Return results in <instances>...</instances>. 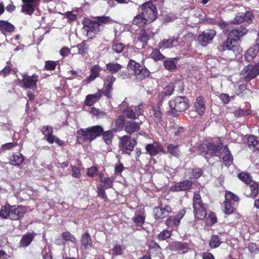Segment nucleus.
I'll use <instances>...</instances> for the list:
<instances>
[{"instance_id":"obj_49","label":"nucleus","mask_w":259,"mask_h":259,"mask_svg":"<svg viewBox=\"0 0 259 259\" xmlns=\"http://www.w3.org/2000/svg\"><path fill=\"white\" fill-rule=\"evenodd\" d=\"M167 152L170 153L172 155L179 157L180 156V150L179 149V145H175L174 144H169L167 148Z\"/></svg>"},{"instance_id":"obj_64","label":"nucleus","mask_w":259,"mask_h":259,"mask_svg":"<svg viewBox=\"0 0 259 259\" xmlns=\"http://www.w3.org/2000/svg\"><path fill=\"white\" fill-rule=\"evenodd\" d=\"M17 146V144L14 143L13 142L7 143L5 144L2 145V150L3 151H6L7 150H11Z\"/></svg>"},{"instance_id":"obj_7","label":"nucleus","mask_w":259,"mask_h":259,"mask_svg":"<svg viewBox=\"0 0 259 259\" xmlns=\"http://www.w3.org/2000/svg\"><path fill=\"white\" fill-rule=\"evenodd\" d=\"M98 176L100 182L103 185H99L97 186V195L99 197L106 201V200L108 199V197L105 190L113 188L114 178L112 177H105L103 173H99Z\"/></svg>"},{"instance_id":"obj_44","label":"nucleus","mask_w":259,"mask_h":259,"mask_svg":"<svg viewBox=\"0 0 259 259\" xmlns=\"http://www.w3.org/2000/svg\"><path fill=\"white\" fill-rule=\"evenodd\" d=\"M145 216L144 214H135L132 218V221L137 227H142L145 221Z\"/></svg>"},{"instance_id":"obj_45","label":"nucleus","mask_w":259,"mask_h":259,"mask_svg":"<svg viewBox=\"0 0 259 259\" xmlns=\"http://www.w3.org/2000/svg\"><path fill=\"white\" fill-rule=\"evenodd\" d=\"M172 231L171 230L164 229L156 236V238L159 241L165 240L171 237Z\"/></svg>"},{"instance_id":"obj_13","label":"nucleus","mask_w":259,"mask_h":259,"mask_svg":"<svg viewBox=\"0 0 259 259\" xmlns=\"http://www.w3.org/2000/svg\"><path fill=\"white\" fill-rule=\"evenodd\" d=\"M186 212L185 208L179 210L176 215L168 216L165 220V224L171 229V230H177L180 226L181 219Z\"/></svg>"},{"instance_id":"obj_43","label":"nucleus","mask_w":259,"mask_h":259,"mask_svg":"<svg viewBox=\"0 0 259 259\" xmlns=\"http://www.w3.org/2000/svg\"><path fill=\"white\" fill-rule=\"evenodd\" d=\"M150 56L151 58L155 61H163L165 59L164 55H163L159 50L157 48L152 49V52Z\"/></svg>"},{"instance_id":"obj_4","label":"nucleus","mask_w":259,"mask_h":259,"mask_svg":"<svg viewBox=\"0 0 259 259\" xmlns=\"http://www.w3.org/2000/svg\"><path fill=\"white\" fill-rule=\"evenodd\" d=\"M26 213L24 206L10 205L9 204L1 207L0 217L3 219H10L12 220H18L22 218Z\"/></svg>"},{"instance_id":"obj_28","label":"nucleus","mask_w":259,"mask_h":259,"mask_svg":"<svg viewBox=\"0 0 259 259\" xmlns=\"http://www.w3.org/2000/svg\"><path fill=\"white\" fill-rule=\"evenodd\" d=\"M80 243L81 247L83 249H87L93 247V241L89 232L83 233L80 237Z\"/></svg>"},{"instance_id":"obj_29","label":"nucleus","mask_w":259,"mask_h":259,"mask_svg":"<svg viewBox=\"0 0 259 259\" xmlns=\"http://www.w3.org/2000/svg\"><path fill=\"white\" fill-rule=\"evenodd\" d=\"M178 39L174 36L170 37L168 39H164L159 42L158 47L159 49L171 48L176 46L178 44Z\"/></svg>"},{"instance_id":"obj_21","label":"nucleus","mask_w":259,"mask_h":259,"mask_svg":"<svg viewBox=\"0 0 259 259\" xmlns=\"http://www.w3.org/2000/svg\"><path fill=\"white\" fill-rule=\"evenodd\" d=\"M244 194L248 198H255L259 194V184L252 181L244 187Z\"/></svg>"},{"instance_id":"obj_20","label":"nucleus","mask_w":259,"mask_h":259,"mask_svg":"<svg viewBox=\"0 0 259 259\" xmlns=\"http://www.w3.org/2000/svg\"><path fill=\"white\" fill-rule=\"evenodd\" d=\"M22 2L23 3L22 6V12L30 16L34 13L40 0H22Z\"/></svg>"},{"instance_id":"obj_39","label":"nucleus","mask_w":259,"mask_h":259,"mask_svg":"<svg viewBox=\"0 0 259 259\" xmlns=\"http://www.w3.org/2000/svg\"><path fill=\"white\" fill-rule=\"evenodd\" d=\"M223 242L222 238L218 235H212L209 241V246L211 249L218 247Z\"/></svg>"},{"instance_id":"obj_58","label":"nucleus","mask_w":259,"mask_h":259,"mask_svg":"<svg viewBox=\"0 0 259 259\" xmlns=\"http://www.w3.org/2000/svg\"><path fill=\"white\" fill-rule=\"evenodd\" d=\"M234 116L236 117L241 116H244L250 114V111L249 110H244L242 109H238L235 110L233 112Z\"/></svg>"},{"instance_id":"obj_50","label":"nucleus","mask_w":259,"mask_h":259,"mask_svg":"<svg viewBox=\"0 0 259 259\" xmlns=\"http://www.w3.org/2000/svg\"><path fill=\"white\" fill-rule=\"evenodd\" d=\"M113 90V87L108 85H105L103 84V88L102 90H99L98 92L102 95L107 97L108 99H110L112 97V91Z\"/></svg>"},{"instance_id":"obj_12","label":"nucleus","mask_w":259,"mask_h":259,"mask_svg":"<svg viewBox=\"0 0 259 259\" xmlns=\"http://www.w3.org/2000/svg\"><path fill=\"white\" fill-rule=\"evenodd\" d=\"M40 130L46 138V141L52 144L55 142L59 146H62L65 144V142L61 140L57 137L53 135V128L50 125H44L41 127Z\"/></svg>"},{"instance_id":"obj_15","label":"nucleus","mask_w":259,"mask_h":259,"mask_svg":"<svg viewBox=\"0 0 259 259\" xmlns=\"http://www.w3.org/2000/svg\"><path fill=\"white\" fill-rule=\"evenodd\" d=\"M153 212L155 220H162L169 216L172 212V208L170 205L161 203L154 207Z\"/></svg>"},{"instance_id":"obj_10","label":"nucleus","mask_w":259,"mask_h":259,"mask_svg":"<svg viewBox=\"0 0 259 259\" xmlns=\"http://www.w3.org/2000/svg\"><path fill=\"white\" fill-rule=\"evenodd\" d=\"M142 14L145 18L151 23L158 18V11L156 6L151 2H146L140 6Z\"/></svg>"},{"instance_id":"obj_47","label":"nucleus","mask_w":259,"mask_h":259,"mask_svg":"<svg viewBox=\"0 0 259 259\" xmlns=\"http://www.w3.org/2000/svg\"><path fill=\"white\" fill-rule=\"evenodd\" d=\"M237 177L239 180L247 185H249V184L251 183L252 181H253L252 177L247 172H241L238 174Z\"/></svg>"},{"instance_id":"obj_24","label":"nucleus","mask_w":259,"mask_h":259,"mask_svg":"<svg viewBox=\"0 0 259 259\" xmlns=\"http://www.w3.org/2000/svg\"><path fill=\"white\" fill-rule=\"evenodd\" d=\"M161 253L162 249L160 245L154 240L150 241L148 245V255L154 257L159 256Z\"/></svg>"},{"instance_id":"obj_19","label":"nucleus","mask_w":259,"mask_h":259,"mask_svg":"<svg viewBox=\"0 0 259 259\" xmlns=\"http://www.w3.org/2000/svg\"><path fill=\"white\" fill-rule=\"evenodd\" d=\"M143 107L142 103L134 107V109L127 107L122 111V113L128 119H136L142 114V109Z\"/></svg>"},{"instance_id":"obj_41","label":"nucleus","mask_w":259,"mask_h":259,"mask_svg":"<svg viewBox=\"0 0 259 259\" xmlns=\"http://www.w3.org/2000/svg\"><path fill=\"white\" fill-rule=\"evenodd\" d=\"M122 66L117 62H110L106 64L107 71L112 74H116L120 71Z\"/></svg>"},{"instance_id":"obj_27","label":"nucleus","mask_w":259,"mask_h":259,"mask_svg":"<svg viewBox=\"0 0 259 259\" xmlns=\"http://www.w3.org/2000/svg\"><path fill=\"white\" fill-rule=\"evenodd\" d=\"M194 107L196 112L200 115L202 116L205 110V106L204 101V97L199 96L196 99L194 104Z\"/></svg>"},{"instance_id":"obj_59","label":"nucleus","mask_w":259,"mask_h":259,"mask_svg":"<svg viewBox=\"0 0 259 259\" xmlns=\"http://www.w3.org/2000/svg\"><path fill=\"white\" fill-rule=\"evenodd\" d=\"M116 78L113 75H109L106 76L104 81V85L112 87Z\"/></svg>"},{"instance_id":"obj_9","label":"nucleus","mask_w":259,"mask_h":259,"mask_svg":"<svg viewBox=\"0 0 259 259\" xmlns=\"http://www.w3.org/2000/svg\"><path fill=\"white\" fill-rule=\"evenodd\" d=\"M259 75V59L254 64L250 63L242 69L240 72L242 79L245 82H249Z\"/></svg>"},{"instance_id":"obj_62","label":"nucleus","mask_w":259,"mask_h":259,"mask_svg":"<svg viewBox=\"0 0 259 259\" xmlns=\"http://www.w3.org/2000/svg\"><path fill=\"white\" fill-rule=\"evenodd\" d=\"M71 167L72 172V177L76 178H79L81 176V173L79 168L74 165H71Z\"/></svg>"},{"instance_id":"obj_25","label":"nucleus","mask_w":259,"mask_h":259,"mask_svg":"<svg viewBox=\"0 0 259 259\" xmlns=\"http://www.w3.org/2000/svg\"><path fill=\"white\" fill-rule=\"evenodd\" d=\"M141 123L134 120L127 121L124 130L128 134L131 135L140 129Z\"/></svg>"},{"instance_id":"obj_23","label":"nucleus","mask_w":259,"mask_h":259,"mask_svg":"<svg viewBox=\"0 0 259 259\" xmlns=\"http://www.w3.org/2000/svg\"><path fill=\"white\" fill-rule=\"evenodd\" d=\"M137 41L142 44V47L145 48L151 38V31L142 28L137 32Z\"/></svg>"},{"instance_id":"obj_26","label":"nucleus","mask_w":259,"mask_h":259,"mask_svg":"<svg viewBox=\"0 0 259 259\" xmlns=\"http://www.w3.org/2000/svg\"><path fill=\"white\" fill-rule=\"evenodd\" d=\"M36 233L34 232L27 233L23 235L19 243V247L26 248L34 240Z\"/></svg>"},{"instance_id":"obj_35","label":"nucleus","mask_w":259,"mask_h":259,"mask_svg":"<svg viewBox=\"0 0 259 259\" xmlns=\"http://www.w3.org/2000/svg\"><path fill=\"white\" fill-rule=\"evenodd\" d=\"M148 21L145 18L142 13L135 16L133 19V25H137L139 27H144Z\"/></svg>"},{"instance_id":"obj_38","label":"nucleus","mask_w":259,"mask_h":259,"mask_svg":"<svg viewBox=\"0 0 259 259\" xmlns=\"http://www.w3.org/2000/svg\"><path fill=\"white\" fill-rule=\"evenodd\" d=\"M247 144L250 149H255L259 151V140L253 135H249L247 137Z\"/></svg>"},{"instance_id":"obj_56","label":"nucleus","mask_w":259,"mask_h":259,"mask_svg":"<svg viewBox=\"0 0 259 259\" xmlns=\"http://www.w3.org/2000/svg\"><path fill=\"white\" fill-rule=\"evenodd\" d=\"M203 171L201 168H193L191 172V179H198L203 175Z\"/></svg>"},{"instance_id":"obj_1","label":"nucleus","mask_w":259,"mask_h":259,"mask_svg":"<svg viewBox=\"0 0 259 259\" xmlns=\"http://www.w3.org/2000/svg\"><path fill=\"white\" fill-rule=\"evenodd\" d=\"M77 139H81L84 142H92L97 137L103 136L105 143L111 145L113 138V130L104 132L103 127L100 125H94L86 128H80L77 131Z\"/></svg>"},{"instance_id":"obj_8","label":"nucleus","mask_w":259,"mask_h":259,"mask_svg":"<svg viewBox=\"0 0 259 259\" xmlns=\"http://www.w3.org/2000/svg\"><path fill=\"white\" fill-rule=\"evenodd\" d=\"M128 66L133 71L134 75L138 81H142L150 75L151 72L146 67L142 66L134 60H129Z\"/></svg>"},{"instance_id":"obj_34","label":"nucleus","mask_w":259,"mask_h":259,"mask_svg":"<svg viewBox=\"0 0 259 259\" xmlns=\"http://www.w3.org/2000/svg\"><path fill=\"white\" fill-rule=\"evenodd\" d=\"M24 161V156L20 153L13 154L10 157V163L12 165L19 166Z\"/></svg>"},{"instance_id":"obj_63","label":"nucleus","mask_w":259,"mask_h":259,"mask_svg":"<svg viewBox=\"0 0 259 259\" xmlns=\"http://www.w3.org/2000/svg\"><path fill=\"white\" fill-rule=\"evenodd\" d=\"M244 21L242 13H238L232 21L233 23L237 24L242 23Z\"/></svg>"},{"instance_id":"obj_3","label":"nucleus","mask_w":259,"mask_h":259,"mask_svg":"<svg viewBox=\"0 0 259 259\" xmlns=\"http://www.w3.org/2000/svg\"><path fill=\"white\" fill-rule=\"evenodd\" d=\"M112 20L109 16H102L95 17L92 20L85 18L83 21V29L87 31L86 35L90 39L95 37L97 34L104 30L106 24H110Z\"/></svg>"},{"instance_id":"obj_51","label":"nucleus","mask_w":259,"mask_h":259,"mask_svg":"<svg viewBox=\"0 0 259 259\" xmlns=\"http://www.w3.org/2000/svg\"><path fill=\"white\" fill-rule=\"evenodd\" d=\"M171 247L175 251H180L187 249L188 244L186 243L177 241L172 243Z\"/></svg>"},{"instance_id":"obj_17","label":"nucleus","mask_w":259,"mask_h":259,"mask_svg":"<svg viewBox=\"0 0 259 259\" xmlns=\"http://www.w3.org/2000/svg\"><path fill=\"white\" fill-rule=\"evenodd\" d=\"M216 31L214 29L206 30L203 31L197 37L198 41L202 46H205L213 40L216 35Z\"/></svg>"},{"instance_id":"obj_22","label":"nucleus","mask_w":259,"mask_h":259,"mask_svg":"<svg viewBox=\"0 0 259 259\" xmlns=\"http://www.w3.org/2000/svg\"><path fill=\"white\" fill-rule=\"evenodd\" d=\"M146 150L151 156H154L159 153H165L162 145L159 142H154L146 146Z\"/></svg>"},{"instance_id":"obj_46","label":"nucleus","mask_w":259,"mask_h":259,"mask_svg":"<svg viewBox=\"0 0 259 259\" xmlns=\"http://www.w3.org/2000/svg\"><path fill=\"white\" fill-rule=\"evenodd\" d=\"M126 122V121L124 116H119L115 121L116 129L120 131L123 128H124Z\"/></svg>"},{"instance_id":"obj_14","label":"nucleus","mask_w":259,"mask_h":259,"mask_svg":"<svg viewBox=\"0 0 259 259\" xmlns=\"http://www.w3.org/2000/svg\"><path fill=\"white\" fill-rule=\"evenodd\" d=\"M150 108L152 112L150 115V118L152 121L157 125H161L163 118L162 103L159 102L155 105H152Z\"/></svg>"},{"instance_id":"obj_53","label":"nucleus","mask_w":259,"mask_h":259,"mask_svg":"<svg viewBox=\"0 0 259 259\" xmlns=\"http://www.w3.org/2000/svg\"><path fill=\"white\" fill-rule=\"evenodd\" d=\"M225 197V200L229 202L233 201L234 202H239L240 201L239 197L230 191H227Z\"/></svg>"},{"instance_id":"obj_11","label":"nucleus","mask_w":259,"mask_h":259,"mask_svg":"<svg viewBox=\"0 0 259 259\" xmlns=\"http://www.w3.org/2000/svg\"><path fill=\"white\" fill-rule=\"evenodd\" d=\"M137 144V141L128 135H124L119 138L118 145L122 153L130 155Z\"/></svg>"},{"instance_id":"obj_52","label":"nucleus","mask_w":259,"mask_h":259,"mask_svg":"<svg viewBox=\"0 0 259 259\" xmlns=\"http://www.w3.org/2000/svg\"><path fill=\"white\" fill-rule=\"evenodd\" d=\"M62 237L66 241H70L73 243H76L77 242L76 238L68 231L63 232L62 234Z\"/></svg>"},{"instance_id":"obj_2","label":"nucleus","mask_w":259,"mask_h":259,"mask_svg":"<svg viewBox=\"0 0 259 259\" xmlns=\"http://www.w3.org/2000/svg\"><path fill=\"white\" fill-rule=\"evenodd\" d=\"M247 29L242 26H236L229 31L227 39L218 46V49L220 52L226 51L232 52L233 56L239 53L240 46L238 41L240 37L247 33Z\"/></svg>"},{"instance_id":"obj_61","label":"nucleus","mask_w":259,"mask_h":259,"mask_svg":"<svg viewBox=\"0 0 259 259\" xmlns=\"http://www.w3.org/2000/svg\"><path fill=\"white\" fill-rule=\"evenodd\" d=\"M123 248L121 245L116 244L112 249V254L115 255H120L122 253Z\"/></svg>"},{"instance_id":"obj_5","label":"nucleus","mask_w":259,"mask_h":259,"mask_svg":"<svg viewBox=\"0 0 259 259\" xmlns=\"http://www.w3.org/2000/svg\"><path fill=\"white\" fill-rule=\"evenodd\" d=\"M189 100L186 97H177L174 99L169 101V105L171 108L168 113L174 117L177 116V113L185 111L189 107Z\"/></svg>"},{"instance_id":"obj_31","label":"nucleus","mask_w":259,"mask_h":259,"mask_svg":"<svg viewBox=\"0 0 259 259\" xmlns=\"http://www.w3.org/2000/svg\"><path fill=\"white\" fill-rule=\"evenodd\" d=\"M15 30V26L6 20H0V31L1 32L6 34V33H11Z\"/></svg>"},{"instance_id":"obj_54","label":"nucleus","mask_w":259,"mask_h":259,"mask_svg":"<svg viewBox=\"0 0 259 259\" xmlns=\"http://www.w3.org/2000/svg\"><path fill=\"white\" fill-rule=\"evenodd\" d=\"M124 47L125 45L122 43L114 42L111 46V49L114 53L120 54L123 51Z\"/></svg>"},{"instance_id":"obj_57","label":"nucleus","mask_w":259,"mask_h":259,"mask_svg":"<svg viewBox=\"0 0 259 259\" xmlns=\"http://www.w3.org/2000/svg\"><path fill=\"white\" fill-rule=\"evenodd\" d=\"M124 168L125 167H124L123 164L121 162L120 160H119L118 163L115 164L114 174L117 176H121V173L123 171Z\"/></svg>"},{"instance_id":"obj_32","label":"nucleus","mask_w":259,"mask_h":259,"mask_svg":"<svg viewBox=\"0 0 259 259\" xmlns=\"http://www.w3.org/2000/svg\"><path fill=\"white\" fill-rule=\"evenodd\" d=\"M101 70V67L99 65H95L93 66L90 69V75L85 79V82L89 83L94 80L99 76Z\"/></svg>"},{"instance_id":"obj_55","label":"nucleus","mask_w":259,"mask_h":259,"mask_svg":"<svg viewBox=\"0 0 259 259\" xmlns=\"http://www.w3.org/2000/svg\"><path fill=\"white\" fill-rule=\"evenodd\" d=\"M174 60H177V58H174L164 61L163 65L164 67L169 70L175 69L177 66L174 61Z\"/></svg>"},{"instance_id":"obj_6","label":"nucleus","mask_w":259,"mask_h":259,"mask_svg":"<svg viewBox=\"0 0 259 259\" xmlns=\"http://www.w3.org/2000/svg\"><path fill=\"white\" fill-rule=\"evenodd\" d=\"M194 217L196 219L203 220L206 215V209L199 192H194L192 198Z\"/></svg>"},{"instance_id":"obj_16","label":"nucleus","mask_w":259,"mask_h":259,"mask_svg":"<svg viewBox=\"0 0 259 259\" xmlns=\"http://www.w3.org/2000/svg\"><path fill=\"white\" fill-rule=\"evenodd\" d=\"M193 182L188 180H185L176 183L174 185L169 187V191L172 192L180 191H188L193 188Z\"/></svg>"},{"instance_id":"obj_36","label":"nucleus","mask_w":259,"mask_h":259,"mask_svg":"<svg viewBox=\"0 0 259 259\" xmlns=\"http://www.w3.org/2000/svg\"><path fill=\"white\" fill-rule=\"evenodd\" d=\"M259 51L254 47H251L247 49L244 54L245 60L248 62H252Z\"/></svg>"},{"instance_id":"obj_30","label":"nucleus","mask_w":259,"mask_h":259,"mask_svg":"<svg viewBox=\"0 0 259 259\" xmlns=\"http://www.w3.org/2000/svg\"><path fill=\"white\" fill-rule=\"evenodd\" d=\"M223 153L224 154V155L223 157V163L226 166L229 167L233 163V157L228 147V145L224 146Z\"/></svg>"},{"instance_id":"obj_18","label":"nucleus","mask_w":259,"mask_h":259,"mask_svg":"<svg viewBox=\"0 0 259 259\" xmlns=\"http://www.w3.org/2000/svg\"><path fill=\"white\" fill-rule=\"evenodd\" d=\"M38 75L33 74L31 76L24 75L22 80V87L25 89H30L33 91L37 89Z\"/></svg>"},{"instance_id":"obj_40","label":"nucleus","mask_w":259,"mask_h":259,"mask_svg":"<svg viewBox=\"0 0 259 259\" xmlns=\"http://www.w3.org/2000/svg\"><path fill=\"white\" fill-rule=\"evenodd\" d=\"M223 212L225 214L230 215L233 214L236 210V208L234 207L230 202L226 200L222 203Z\"/></svg>"},{"instance_id":"obj_33","label":"nucleus","mask_w":259,"mask_h":259,"mask_svg":"<svg viewBox=\"0 0 259 259\" xmlns=\"http://www.w3.org/2000/svg\"><path fill=\"white\" fill-rule=\"evenodd\" d=\"M101 97V94L98 92L95 94H89L86 96L84 103L87 106H91L99 101Z\"/></svg>"},{"instance_id":"obj_37","label":"nucleus","mask_w":259,"mask_h":259,"mask_svg":"<svg viewBox=\"0 0 259 259\" xmlns=\"http://www.w3.org/2000/svg\"><path fill=\"white\" fill-rule=\"evenodd\" d=\"M207 149L213 153H220L223 149V144L222 142H220L218 144L214 143H208L206 145Z\"/></svg>"},{"instance_id":"obj_60","label":"nucleus","mask_w":259,"mask_h":259,"mask_svg":"<svg viewBox=\"0 0 259 259\" xmlns=\"http://www.w3.org/2000/svg\"><path fill=\"white\" fill-rule=\"evenodd\" d=\"M175 88L174 84L170 83L164 88L163 92L165 93L166 95L170 96L173 94Z\"/></svg>"},{"instance_id":"obj_42","label":"nucleus","mask_w":259,"mask_h":259,"mask_svg":"<svg viewBox=\"0 0 259 259\" xmlns=\"http://www.w3.org/2000/svg\"><path fill=\"white\" fill-rule=\"evenodd\" d=\"M87 42L88 40H83L81 43L76 45V47L78 49L77 54L83 55L88 53L89 47Z\"/></svg>"},{"instance_id":"obj_48","label":"nucleus","mask_w":259,"mask_h":259,"mask_svg":"<svg viewBox=\"0 0 259 259\" xmlns=\"http://www.w3.org/2000/svg\"><path fill=\"white\" fill-rule=\"evenodd\" d=\"M59 64V61L48 60L45 63L44 70L47 71H54L55 70L57 66Z\"/></svg>"}]
</instances>
